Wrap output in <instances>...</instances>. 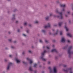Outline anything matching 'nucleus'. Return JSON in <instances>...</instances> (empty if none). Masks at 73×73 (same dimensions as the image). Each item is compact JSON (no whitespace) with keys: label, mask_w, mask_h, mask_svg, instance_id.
Instances as JSON below:
<instances>
[{"label":"nucleus","mask_w":73,"mask_h":73,"mask_svg":"<svg viewBox=\"0 0 73 73\" xmlns=\"http://www.w3.org/2000/svg\"><path fill=\"white\" fill-rule=\"evenodd\" d=\"M4 61H5V62H7V61H8V60H7V59H4Z\"/></svg>","instance_id":"45"},{"label":"nucleus","mask_w":73,"mask_h":73,"mask_svg":"<svg viewBox=\"0 0 73 73\" xmlns=\"http://www.w3.org/2000/svg\"><path fill=\"white\" fill-rule=\"evenodd\" d=\"M47 49H50V46H47Z\"/></svg>","instance_id":"31"},{"label":"nucleus","mask_w":73,"mask_h":73,"mask_svg":"<svg viewBox=\"0 0 73 73\" xmlns=\"http://www.w3.org/2000/svg\"><path fill=\"white\" fill-rule=\"evenodd\" d=\"M8 41L9 42H12V39H8Z\"/></svg>","instance_id":"24"},{"label":"nucleus","mask_w":73,"mask_h":73,"mask_svg":"<svg viewBox=\"0 0 73 73\" xmlns=\"http://www.w3.org/2000/svg\"><path fill=\"white\" fill-rule=\"evenodd\" d=\"M45 28H50V24L48 23L47 25H46L44 27Z\"/></svg>","instance_id":"7"},{"label":"nucleus","mask_w":73,"mask_h":73,"mask_svg":"<svg viewBox=\"0 0 73 73\" xmlns=\"http://www.w3.org/2000/svg\"><path fill=\"white\" fill-rule=\"evenodd\" d=\"M65 9L64 8H63L62 10V12H65Z\"/></svg>","instance_id":"28"},{"label":"nucleus","mask_w":73,"mask_h":73,"mask_svg":"<svg viewBox=\"0 0 73 73\" xmlns=\"http://www.w3.org/2000/svg\"><path fill=\"white\" fill-rule=\"evenodd\" d=\"M42 32L44 33H46V31L44 30H43L42 31Z\"/></svg>","instance_id":"25"},{"label":"nucleus","mask_w":73,"mask_h":73,"mask_svg":"<svg viewBox=\"0 0 73 73\" xmlns=\"http://www.w3.org/2000/svg\"><path fill=\"white\" fill-rule=\"evenodd\" d=\"M68 45H66L63 48V49H66L67 48H68Z\"/></svg>","instance_id":"18"},{"label":"nucleus","mask_w":73,"mask_h":73,"mask_svg":"<svg viewBox=\"0 0 73 73\" xmlns=\"http://www.w3.org/2000/svg\"><path fill=\"white\" fill-rule=\"evenodd\" d=\"M27 60H28V61H29V63L30 64H32V63H33V61L32 60H31L29 59V58H27Z\"/></svg>","instance_id":"14"},{"label":"nucleus","mask_w":73,"mask_h":73,"mask_svg":"<svg viewBox=\"0 0 73 73\" xmlns=\"http://www.w3.org/2000/svg\"><path fill=\"white\" fill-rule=\"evenodd\" d=\"M67 13H68V14H70V11H68L67 12Z\"/></svg>","instance_id":"46"},{"label":"nucleus","mask_w":73,"mask_h":73,"mask_svg":"<svg viewBox=\"0 0 73 73\" xmlns=\"http://www.w3.org/2000/svg\"><path fill=\"white\" fill-rule=\"evenodd\" d=\"M37 64H35L34 65V67L35 68H36V66H37Z\"/></svg>","instance_id":"30"},{"label":"nucleus","mask_w":73,"mask_h":73,"mask_svg":"<svg viewBox=\"0 0 73 73\" xmlns=\"http://www.w3.org/2000/svg\"><path fill=\"white\" fill-rule=\"evenodd\" d=\"M67 35L68 36V37H72V35H71V34L68 33L67 34Z\"/></svg>","instance_id":"16"},{"label":"nucleus","mask_w":73,"mask_h":73,"mask_svg":"<svg viewBox=\"0 0 73 73\" xmlns=\"http://www.w3.org/2000/svg\"><path fill=\"white\" fill-rule=\"evenodd\" d=\"M69 23H70V24L71 23V21L70 20H69Z\"/></svg>","instance_id":"53"},{"label":"nucleus","mask_w":73,"mask_h":73,"mask_svg":"<svg viewBox=\"0 0 73 73\" xmlns=\"http://www.w3.org/2000/svg\"><path fill=\"white\" fill-rule=\"evenodd\" d=\"M5 49H6V50H7L8 49V48H7V47H6L5 48Z\"/></svg>","instance_id":"54"},{"label":"nucleus","mask_w":73,"mask_h":73,"mask_svg":"<svg viewBox=\"0 0 73 73\" xmlns=\"http://www.w3.org/2000/svg\"><path fill=\"white\" fill-rule=\"evenodd\" d=\"M9 57H10V58H12V56L11 55H10L9 56Z\"/></svg>","instance_id":"42"},{"label":"nucleus","mask_w":73,"mask_h":73,"mask_svg":"<svg viewBox=\"0 0 73 73\" xmlns=\"http://www.w3.org/2000/svg\"><path fill=\"white\" fill-rule=\"evenodd\" d=\"M11 48L12 49H15V47L13 46H11Z\"/></svg>","instance_id":"36"},{"label":"nucleus","mask_w":73,"mask_h":73,"mask_svg":"<svg viewBox=\"0 0 73 73\" xmlns=\"http://www.w3.org/2000/svg\"><path fill=\"white\" fill-rule=\"evenodd\" d=\"M29 70L30 71H33V70H32V67L30 66L29 67Z\"/></svg>","instance_id":"22"},{"label":"nucleus","mask_w":73,"mask_h":73,"mask_svg":"<svg viewBox=\"0 0 73 73\" xmlns=\"http://www.w3.org/2000/svg\"><path fill=\"white\" fill-rule=\"evenodd\" d=\"M52 52H56V53H58V52L56 50V49H53L51 50Z\"/></svg>","instance_id":"13"},{"label":"nucleus","mask_w":73,"mask_h":73,"mask_svg":"<svg viewBox=\"0 0 73 73\" xmlns=\"http://www.w3.org/2000/svg\"><path fill=\"white\" fill-rule=\"evenodd\" d=\"M55 12L56 13H57V14H59L60 16H57L58 18L61 19V20H63L64 19V16H63V15L62 14V12H59V9L58 8L56 9L55 11Z\"/></svg>","instance_id":"1"},{"label":"nucleus","mask_w":73,"mask_h":73,"mask_svg":"<svg viewBox=\"0 0 73 73\" xmlns=\"http://www.w3.org/2000/svg\"><path fill=\"white\" fill-rule=\"evenodd\" d=\"M67 41L68 43H70V42H71V41L69 39H68Z\"/></svg>","instance_id":"23"},{"label":"nucleus","mask_w":73,"mask_h":73,"mask_svg":"<svg viewBox=\"0 0 73 73\" xmlns=\"http://www.w3.org/2000/svg\"><path fill=\"white\" fill-rule=\"evenodd\" d=\"M56 40H53V42H55Z\"/></svg>","instance_id":"59"},{"label":"nucleus","mask_w":73,"mask_h":73,"mask_svg":"<svg viewBox=\"0 0 73 73\" xmlns=\"http://www.w3.org/2000/svg\"><path fill=\"white\" fill-rule=\"evenodd\" d=\"M62 24H63V22H59L58 23V25L59 27H60V28L62 26Z\"/></svg>","instance_id":"12"},{"label":"nucleus","mask_w":73,"mask_h":73,"mask_svg":"<svg viewBox=\"0 0 73 73\" xmlns=\"http://www.w3.org/2000/svg\"><path fill=\"white\" fill-rule=\"evenodd\" d=\"M15 23L16 24H18V23H19V21H17Z\"/></svg>","instance_id":"49"},{"label":"nucleus","mask_w":73,"mask_h":73,"mask_svg":"<svg viewBox=\"0 0 73 73\" xmlns=\"http://www.w3.org/2000/svg\"><path fill=\"white\" fill-rule=\"evenodd\" d=\"M46 52V51L45 50L42 52L41 53V56L40 57V59H42V60H43V61H46V59L44 58V57L45 54Z\"/></svg>","instance_id":"3"},{"label":"nucleus","mask_w":73,"mask_h":73,"mask_svg":"<svg viewBox=\"0 0 73 73\" xmlns=\"http://www.w3.org/2000/svg\"><path fill=\"white\" fill-rule=\"evenodd\" d=\"M39 67L40 68V67H41V65L39 66Z\"/></svg>","instance_id":"63"},{"label":"nucleus","mask_w":73,"mask_h":73,"mask_svg":"<svg viewBox=\"0 0 73 73\" xmlns=\"http://www.w3.org/2000/svg\"><path fill=\"white\" fill-rule=\"evenodd\" d=\"M60 6L61 7H66V5L61 4L60 5Z\"/></svg>","instance_id":"17"},{"label":"nucleus","mask_w":73,"mask_h":73,"mask_svg":"<svg viewBox=\"0 0 73 73\" xmlns=\"http://www.w3.org/2000/svg\"><path fill=\"white\" fill-rule=\"evenodd\" d=\"M27 25V22H25L24 23V26H26Z\"/></svg>","instance_id":"26"},{"label":"nucleus","mask_w":73,"mask_h":73,"mask_svg":"<svg viewBox=\"0 0 73 73\" xmlns=\"http://www.w3.org/2000/svg\"><path fill=\"white\" fill-rule=\"evenodd\" d=\"M26 32L27 33H29V30H27L26 31Z\"/></svg>","instance_id":"35"},{"label":"nucleus","mask_w":73,"mask_h":73,"mask_svg":"<svg viewBox=\"0 0 73 73\" xmlns=\"http://www.w3.org/2000/svg\"><path fill=\"white\" fill-rule=\"evenodd\" d=\"M18 32H20V30L19 29H17Z\"/></svg>","instance_id":"39"},{"label":"nucleus","mask_w":73,"mask_h":73,"mask_svg":"<svg viewBox=\"0 0 73 73\" xmlns=\"http://www.w3.org/2000/svg\"><path fill=\"white\" fill-rule=\"evenodd\" d=\"M8 33H9V34H11V32L10 31H9L8 32Z\"/></svg>","instance_id":"52"},{"label":"nucleus","mask_w":73,"mask_h":73,"mask_svg":"<svg viewBox=\"0 0 73 73\" xmlns=\"http://www.w3.org/2000/svg\"><path fill=\"white\" fill-rule=\"evenodd\" d=\"M23 63L24 64H26V62L24 61H23Z\"/></svg>","instance_id":"41"},{"label":"nucleus","mask_w":73,"mask_h":73,"mask_svg":"<svg viewBox=\"0 0 73 73\" xmlns=\"http://www.w3.org/2000/svg\"><path fill=\"white\" fill-rule=\"evenodd\" d=\"M15 60L17 62V63L19 64L20 62V60L19 59L17 58L15 59Z\"/></svg>","instance_id":"15"},{"label":"nucleus","mask_w":73,"mask_h":73,"mask_svg":"<svg viewBox=\"0 0 73 73\" xmlns=\"http://www.w3.org/2000/svg\"><path fill=\"white\" fill-rule=\"evenodd\" d=\"M17 11V10H16V9L14 11V12H16V11Z\"/></svg>","instance_id":"57"},{"label":"nucleus","mask_w":73,"mask_h":73,"mask_svg":"<svg viewBox=\"0 0 73 73\" xmlns=\"http://www.w3.org/2000/svg\"><path fill=\"white\" fill-rule=\"evenodd\" d=\"M63 66L64 67V68H65V67H66V65H63Z\"/></svg>","instance_id":"51"},{"label":"nucleus","mask_w":73,"mask_h":73,"mask_svg":"<svg viewBox=\"0 0 73 73\" xmlns=\"http://www.w3.org/2000/svg\"><path fill=\"white\" fill-rule=\"evenodd\" d=\"M28 52L29 53H32V51L31 50H29Z\"/></svg>","instance_id":"27"},{"label":"nucleus","mask_w":73,"mask_h":73,"mask_svg":"<svg viewBox=\"0 0 73 73\" xmlns=\"http://www.w3.org/2000/svg\"><path fill=\"white\" fill-rule=\"evenodd\" d=\"M49 17L47 16L46 17H45V19L46 20H48V19H49Z\"/></svg>","instance_id":"20"},{"label":"nucleus","mask_w":73,"mask_h":73,"mask_svg":"<svg viewBox=\"0 0 73 73\" xmlns=\"http://www.w3.org/2000/svg\"><path fill=\"white\" fill-rule=\"evenodd\" d=\"M67 23H65V26H64V28L66 29V31H69V29L67 27H66V24Z\"/></svg>","instance_id":"11"},{"label":"nucleus","mask_w":73,"mask_h":73,"mask_svg":"<svg viewBox=\"0 0 73 73\" xmlns=\"http://www.w3.org/2000/svg\"><path fill=\"white\" fill-rule=\"evenodd\" d=\"M34 23L35 24H38L39 23V21H36Z\"/></svg>","instance_id":"21"},{"label":"nucleus","mask_w":73,"mask_h":73,"mask_svg":"<svg viewBox=\"0 0 73 73\" xmlns=\"http://www.w3.org/2000/svg\"><path fill=\"white\" fill-rule=\"evenodd\" d=\"M52 46H53V47H54V45H52Z\"/></svg>","instance_id":"64"},{"label":"nucleus","mask_w":73,"mask_h":73,"mask_svg":"<svg viewBox=\"0 0 73 73\" xmlns=\"http://www.w3.org/2000/svg\"><path fill=\"white\" fill-rule=\"evenodd\" d=\"M52 16V13H50V16Z\"/></svg>","instance_id":"48"},{"label":"nucleus","mask_w":73,"mask_h":73,"mask_svg":"<svg viewBox=\"0 0 73 73\" xmlns=\"http://www.w3.org/2000/svg\"><path fill=\"white\" fill-rule=\"evenodd\" d=\"M15 16H16V14H13V17L11 19L12 21H14V20H15L16 19V18H15Z\"/></svg>","instance_id":"10"},{"label":"nucleus","mask_w":73,"mask_h":73,"mask_svg":"<svg viewBox=\"0 0 73 73\" xmlns=\"http://www.w3.org/2000/svg\"><path fill=\"white\" fill-rule=\"evenodd\" d=\"M48 69L49 70L50 73H57V70L56 67H54L52 70L51 67H48Z\"/></svg>","instance_id":"2"},{"label":"nucleus","mask_w":73,"mask_h":73,"mask_svg":"<svg viewBox=\"0 0 73 73\" xmlns=\"http://www.w3.org/2000/svg\"><path fill=\"white\" fill-rule=\"evenodd\" d=\"M52 31H54V29H52Z\"/></svg>","instance_id":"62"},{"label":"nucleus","mask_w":73,"mask_h":73,"mask_svg":"<svg viewBox=\"0 0 73 73\" xmlns=\"http://www.w3.org/2000/svg\"><path fill=\"white\" fill-rule=\"evenodd\" d=\"M12 63L11 62L9 63L8 64L7 66V70H9L10 69V68H11V66H12Z\"/></svg>","instance_id":"5"},{"label":"nucleus","mask_w":73,"mask_h":73,"mask_svg":"<svg viewBox=\"0 0 73 73\" xmlns=\"http://www.w3.org/2000/svg\"><path fill=\"white\" fill-rule=\"evenodd\" d=\"M36 72H37V71L36 70H35V73H36Z\"/></svg>","instance_id":"58"},{"label":"nucleus","mask_w":73,"mask_h":73,"mask_svg":"<svg viewBox=\"0 0 73 73\" xmlns=\"http://www.w3.org/2000/svg\"><path fill=\"white\" fill-rule=\"evenodd\" d=\"M59 1H56V4H58V3H59Z\"/></svg>","instance_id":"44"},{"label":"nucleus","mask_w":73,"mask_h":73,"mask_svg":"<svg viewBox=\"0 0 73 73\" xmlns=\"http://www.w3.org/2000/svg\"><path fill=\"white\" fill-rule=\"evenodd\" d=\"M23 36H24V37H27V35L24 34H22Z\"/></svg>","instance_id":"32"},{"label":"nucleus","mask_w":73,"mask_h":73,"mask_svg":"<svg viewBox=\"0 0 73 73\" xmlns=\"http://www.w3.org/2000/svg\"><path fill=\"white\" fill-rule=\"evenodd\" d=\"M59 16V15H53V17H57V16ZM57 18H58L57 17Z\"/></svg>","instance_id":"37"},{"label":"nucleus","mask_w":73,"mask_h":73,"mask_svg":"<svg viewBox=\"0 0 73 73\" xmlns=\"http://www.w3.org/2000/svg\"><path fill=\"white\" fill-rule=\"evenodd\" d=\"M39 42H41V43H42V42H43L42 40H39Z\"/></svg>","instance_id":"40"},{"label":"nucleus","mask_w":73,"mask_h":73,"mask_svg":"<svg viewBox=\"0 0 73 73\" xmlns=\"http://www.w3.org/2000/svg\"><path fill=\"white\" fill-rule=\"evenodd\" d=\"M25 54V52H24V51L23 52V53H22V54Z\"/></svg>","instance_id":"47"},{"label":"nucleus","mask_w":73,"mask_h":73,"mask_svg":"<svg viewBox=\"0 0 73 73\" xmlns=\"http://www.w3.org/2000/svg\"><path fill=\"white\" fill-rule=\"evenodd\" d=\"M13 43L14 44H16V43H17V41L16 40H15L13 42Z\"/></svg>","instance_id":"43"},{"label":"nucleus","mask_w":73,"mask_h":73,"mask_svg":"<svg viewBox=\"0 0 73 73\" xmlns=\"http://www.w3.org/2000/svg\"><path fill=\"white\" fill-rule=\"evenodd\" d=\"M63 34V32L62 31H60V35H62Z\"/></svg>","instance_id":"29"},{"label":"nucleus","mask_w":73,"mask_h":73,"mask_svg":"<svg viewBox=\"0 0 73 73\" xmlns=\"http://www.w3.org/2000/svg\"><path fill=\"white\" fill-rule=\"evenodd\" d=\"M61 42H65V38L62 37L61 38Z\"/></svg>","instance_id":"9"},{"label":"nucleus","mask_w":73,"mask_h":73,"mask_svg":"<svg viewBox=\"0 0 73 73\" xmlns=\"http://www.w3.org/2000/svg\"><path fill=\"white\" fill-rule=\"evenodd\" d=\"M54 27H57V25L56 24H54Z\"/></svg>","instance_id":"38"},{"label":"nucleus","mask_w":73,"mask_h":73,"mask_svg":"<svg viewBox=\"0 0 73 73\" xmlns=\"http://www.w3.org/2000/svg\"><path fill=\"white\" fill-rule=\"evenodd\" d=\"M28 25L30 27H32V25L31 24H29Z\"/></svg>","instance_id":"33"},{"label":"nucleus","mask_w":73,"mask_h":73,"mask_svg":"<svg viewBox=\"0 0 73 73\" xmlns=\"http://www.w3.org/2000/svg\"><path fill=\"white\" fill-rule=\"evenodd\" d=\"M49 34L50 35H51V33L49 32Z\"/></svg>","instance_id":"61"},{"label":"nucleus","mask_w":73,"mask_h":73,"mask_svg":"<svg viewBox=\"0 0 73 73\" xmlns=\"http://www.w3.org/2000/svg\"><path fill=\"white\" fill-rule=\"evenodd\" d=\"M55 59H57V56H56L55 57Z\"/></svg>","instance_id":"56"},{"label":"nucleus","mask_w":73,"mask_h":73,"mask_svg":"<svg viewBox=\"0 0 73 73\" xmlns=\"http://www.w3.org/2000/svg\"><path fill=\"white\" fill-rule=\"evenodd\" d=\"M72 69L73 68L71 67L67 68L66 70H65V69H63V70L66 73H68V72H70V73H73V71H72Z\"/></svg>","instance_id":"4"},{"label":"nucleus","mask_w":73,"mask_h":73,"mask_svg":"<svg viewBox=\"0 0 73 73\" xmlns=\"http://www.w3.org/2000/svg\"><path fill=\"white\" fill-rule=\"evenodd\" d=\"M58 30H57L56 32V33L54 34V35H57L58 34Z\"/></svg>","instance_id":"19"},{"label":"nucleus","mask_w":73,"mask_h":73,"mask_svg":"<svg viewBox=\"0 0 73 73\" xmlns=\"http://www.w3.org/2000/svg\"><path fill=\"white\" fill-rule=\"evenodd\" d=\"M65 16L66 17H68V15H65Z\"/></svg>","instance_id":"60"},{"label":"nucleus","mask_w":73,"mask_h":73,"mask_svg":"<svg viewBox=\"0 0 73 73\" xmlns=\"http://www.w3.org/2000/svg\"><path fill=\"white\" fill-rule=\"evenodd\" d=\"M50 64V61L48 62V64Z\"/></svg>","instance_id":"50"},{"label":"nucleus","mask_w":73,"mask_h":73,"mask_svg":"<svg viewBox=\"0 0 73 73\" xmlns=\"http://www.w3.org/2000/svg\"><path fill=\"white\" fill-rule=\"evenodd\" d=\"M69 54L68 57L69 58H70L71 57V54H73V51H70L69 53H68Z\"/></svg>","instance_id":"8"},{"label":"nucleus","mask_w":73,"mask_h":73,"mask_svg":"<svg viewBox=\"0 0 73 73\" xmlns=\"http://www.w3.org/2000/svg\"><path fill=\"white\" fill-rule=\"evenodd\" d=\"M45 42L46 43H48V42H49V41L47 40H45Z\"/></svg>","instance_id":"34"},{"label":"nucleus","mask_w":73,"mask_h":73,"mask_svg":"<svg viewBox=\"0 0 73 73\" xmlns=\"http://www.w3.org/2000/svg\"><path fill=\"white\" fill-rule=\"evenodd\" d=\"M45 72L44 71H42L41 72V73H44Z\"/></svg>","instance_id":"55"},{"label":"nucleus","mask_w":73,"mask_h":73,"mask_svg":"<svg viewBox=\"0 0 73 73\" xmlns=\"http://www.w3.org/2000/svg\"><path fill=\"white\" fill-rule=\"evenodd\" d=\"M73 49V46L72 45L69 46V48L67 50V52L70 53V51H71V50Z\"/></svg>","instance_id":"6"}]
</instances>
